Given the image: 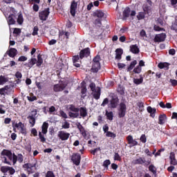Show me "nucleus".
<instances>
[{
  "label": "nucleus",
  "mask_w": 177,
  "mask_h": 177,
  "mask_svg": "<svg viewBox=\"0 0 177 177\" xmlns=\"http://www.w3.org/2000/svg\"><path fill=\"white\" fill-rule=\"evenodd\" d=\"M90 55H91V48H89V47L82 49L80 52V59H84V57H88L90 56Z\"/></svg>",
  "instance_id": "9b49d317"
},
{
  "label": "nucleus",
  "mask_w": 177,
  "mask_h": 177,
  "mask_svg": "<svg viewBox=\"0 0 177 177\" xmlns=\"http://www.w3.org/2000/svg\"><path fill=\"white\" fill-rule=\"evenodd\" d=\"M71 160L74 165L78 167L81 164V154L78 153H73L71 156Z\"/></svg>",
  "instance_id": "f03ea898"
},
{
  "label": "nucleus",
  "mask_w": 177,
  "mask_h": 177,
  "mask_svg": "<svg viewBox=\"0 0 177 177\" xmlns=\"http://www.w3.org/2000/svg\"><path fill=\"white\" fill-rule=\"evenodd\" d=\"M57 136L62 141L68 140V138H70V133H67L64 131H59Z\"/></svg>",
  "instance_id": "6e6552de"
},
{
  "label": "nucleus",
  "mask_w": 177,
  "mask_h": 177,
  "mask_svg": "<svg viewBox=\"0 0 177 177\" xmlns=\"http://www.w3.org/2000/svg\"><path fill=\"white\" fill-rule=\"evenodd\" d=\"M26 60H27V57L24 55L19 57L18 59V62H26Z\"/></svg>",
  "instance_id": "774afa93"
},
{
  "label": "nucleus",
  "mask_w": 177,
  "mask_h": 177,
  "mask_svg": "<svg viewBox=\"0 0 177 177\" xmlns=\"http://www.w3.org/2000/svg\"><path fill=\"white\" fill-rule=\"evenodd\" d=\"M100 95H101V89L100 88H98L97 90L95 91L93 96L94 99H95V100H99V99H100Z\"/></svg>",
  "instance_id": "c756f323"
},
{
  "label": "nucleus",
  "mask_w": 177,
  "mask_h": 177,
  "mask_svg": "<svg viewBox=\"0 0 177 177\" xmlns=\"http://www.w3.org/2000/svg\"><path fill=\"white\" fill-rule=\"evenodd\" d=\"M138 107H139L140 111H143V109H145V104L142 102H139L137 103Z\"/></svg>",
  "instance_id": "09e8293b"
},
{
  "label": "nucleus",
  "mask_w": 177,
  "mask_h": 177,
  "mask_svg": "<svg viewBox=\"0 0 177 177\" xmlns=\"http://www.w3.org/2000/svg\"><path fill=\"white\" fill-rule=\"evenodd\" d=\"M170 83L172 86H177V80L174 79H170Z\"/></svg>",
  "instance_id": "338daca9"
},
{
  "label": "nucleus",
  "mask_w": 177,
  "mask_h": 177,
  "mask_svg": "<svg viewBox=\"0 0 177 177\" xmlns=\"http://www.w3.org/2000/svg\"><path fill=\"white\" fill-rule=\"evenodd\" d=\"M6 55H8L10 57H15L17 56V49L11 48L6 53Z\"/></svg>",
  "instance_id": "dca6fc26"
},
{
  "label": "nucleus",
  "mask_w": 177,
  "mask_h": 177,
  "mask_svg": "<svg viewBox=\"0 0 177 177\" xmlns=\"http://www.w3.org/2000/svg\"><path fill=\"white\" fill-rule=\"evenodd\" d=\"M17 157V159H18V162H19L20 163L23 162V160L24 158V157L23 156V154L18 153Z\"/></svg>",
  "instance_id": "bf43d9fd"
},
{
  "label": "nucleus",
  "mask_w": 177,
  "mask_h": 177,
  "mask_svg": "<svg viewBox=\"0 0 177 177\" xmlns=\"http://www.w3.org/2000/svg\"><path fill=\"white\" fill-rule=\"evenodd\" d=\"M130 52L134 55H138L139 52H140V50L139 49V47L137 44H133L130 46Z\"/></svg>",
  "instance_id": "a211bd4d"
},
{
  "label": "nucleus",
  "mask_w": 177,
  "mask_h": 177,
  "mask_svg": "<svg viewBox=\"0 0 177 177\" xmlns=\"http://www.w3.org/2000/svg\"><path fill=\"white\" fill-rule=\"evenodd\" d=\"M12 151L8 149H3L1 153V156H6L8 157L10 154H11Z\"/></svg>",
  "instance_id": "a19ab883"
},
{
  "label": "nucleus",
  "mask_w": 177,
  "mask_h": 177,
  "mask_svg": "<svg viewBox=\"0 0 177 177\" xmlns=\"http://www.w3.org/2000/svg\"><path fill=\"white\" fill-rule=\"evenodd\" d=\"M39 138L40 142H41V143H45V142H46V138H45V136H44V134H42V133L41 131L39 132Z\"/></svg>",
  "instance_id": "37998d69"
},
{
  "label": "nucleus",
  "mask_w": 177,
  "mask_h": 177,
  "mask_svg": "<svg viewBox=\"0 0 177 177\" xmlns=\"http://www.w3.org/2000/svg\"><path fill=\"white\" fill-rule=\"evenodd\" d=\"M106 138H112L113 139H115V138H117V134L111 131H109V132H107V133H106Z\"/></svg>",
  "instance_id": "ea45409f"
},
{
  "label": "nucleus",
  "mask_w": 177,
  "mask_h": 177,
  "mask_svg": "<svg viewBox=\"0 0 177 177\" xmlns=\"http://www.w3.org/2000/svg\"><path fill=\"white\" fill-rule=\"evenodd\" d=\"M113 160L115 161H121L122 158L118 153H117V152L115 153V155L113 156Z\"/></svg>",
  "instance_id": "3c124183"
},
{
  "label": "nucleus",
  "mask_w": 177,
  "mask_h": 177,
  "mask_svg": "<svg viewBox=\"0 0 177 177\" xmlns=\"http://www.w3.org/2000/svg\"><path fill=\"white\" fill-rule=\"evenodd\" d=\"M110 164H111L110 160H106L103 162V167H104V168H109V165H110Z\"/></svg>",
  "instance_id": "6e6d98bb"
},
{
  "label": "nucleus",
  "mask_w": 177,
  "mask_h": 177,
  "mask_svg": "<svg viewBox=\"0 0 177 177\" xmlns=\"http://www.w3.org/2000/svg\"><path fill=\"white\" fill-rule=\"evenodd\" d=\"M125 114H127V104H125V102H120L118 109L119 118H124Z\"/></svg>",
  "instance_id": "f257e3e1"
},
{
  "label": "nucleus",
  "mask_w": 177,
  "mask_h": 177,
  "mask_svg": "<svg viewBox=\"0 0 177 177\" xmlns=\"http://www.w3.org/2000/svg\"><path fill=\"white\" fill-rule=\"evenodd\" d=\"M100 64L93 63L91 71L93 73H97L100 70Z\"/></svg>",
  "instance_id": "c85d7f7f"
},
{
  "label": "nucleus",
  "mask_w": 177,
  "mask_h": 177,
  "mask_svg": "<svg viewBox=\"0 0 177 177\" xmlns=\"http://www.w3.org/2000/svg\"><path fill=\"white\" fill-rule=\"evenodd\" d=\"M153 30L155 31H165V29H164V28H160V26L155 25L153 26Z\"/></svg>",
  "instance_id": "4d7b16f0"
},
{
  "label": "nucleus",
  "mask_w": 177,
  "mask_h": 177,
  "mask_svg": "<svg viewBox=\"0 0 177 177\" xmlns=\"http://www.w3.org/2000/svg\"><path fill=\"white\" fill-rule=\"evenodd\" d=\"M20 129H21L20 130L21 133H22V135H24L26 136V135H27V129H26V127H24V124L21 126Z\"/></svg>",
  "instance_id": "603ef678"
},
{
  "label": "nucleus",
  "mask_w": 177,
  "mask_h": 177,
  "mask_svg": "<svg viewBox=\"0 0 177 177\" xmlns=\"http://www.w3.org/2000/svg\"><path fill=\"white\" fill-rule=\"evenodd\" d=\"M127 140L128 145H129V147H133L135 146H138V143L136 140L133 139V137L131 135H129L127 137Z\"/></svg>",
  "instance_id": "f8f14e48"
},
{
  "label": "nucleus",
  "mask_w": 177,
  "mask_h": 177,
  "mask_svg": "<svg viewBox=\"0 0 177 177\" xmlns=\"http://www.w3.org/2000/svg\"><path fill=\"white\" fill-rule=\"evenodd\" d=\"M115 59H117V60H121L124 50L122 48H117L115 50Z\"/></svg>",
  "instance_id": "4be33fe9"
},
{
  "label": "nucleus",
  "mask_w": 177,
  "mask_h": 177,
  "mask_svg": "<svg viewBox=\"0 0 177 177\" xmlns=\"http://www.w3.org/2000/svg\"><path fill=\"white\" fill-rule=\"evenodd\" d=\"M68 109L70 111H73V113H80V108L75 107L74 104L69 105Z\"/></svg>",
  "instance_id": "c9c22d12"
},
{
  "label": "nucleus",
  "mask_w": 177,
  "mask_h": 177,
  "mask_svg": "<svg viewBox=\"0 0 177 177\" xmlns=\"http://www.w3.org/2000/svg\"><path fill=\"white\" fill-rule=\"evenodd\" d=\"M4 91H6V95H10V93H13V88L12 87V85H7L3 87Z\"/></svg>",
  "instance_id": "bb28decb"
},
{
  "label": "nucleus",
  "mask_w": 177,
  "mask_h": 177,
  "mask_svg": "<svg viewBox=\"0 0 177 177\" xmlns=\"http://www.w3.org/2000/svg\"><path fill=\"white\" fill-rule=\"evenodd\" d=\"M35 64H37V58H31L24 66L28 67V68H32V66H35Z\"/></svg>",
  "instance_id": "f3484780"
},
{
  "label": "nucleus",
  "mask_w": 177,
  "mask_h": 177,
  "mask_svg": "<svg viewBox=\"0 0 177 177\" xmlns=\"http://www.w3.org/2000/svg\"><path fill=\"white\" fill-rule=\"evenodd\" d=\"M138 64V61L133 60V62H131L130 65L127 68V71L130 72L135 68V66Z\"/></svg>",
  "instance_id": "7c9ffc66"
},
{
  "label": "nucleus",
  "mask_w": 177,
  "mask_h": 177,
  "mask_svg": "<svg viewBox=\"0 0 177 177\" xmlns=\"http://www.w3.org/2000/svg\"><path fill=\"white\" fill-rule=\"evenodd\" d=\"M106 104H109V98L104 99L102 103L101 104V106L102 107H104Z\"/></svg>",
  "instance_id": "0e129e2a"
},
{
  "label": "nucleus",
  "mask_w": 177,
  "mask_h": 177,
  "mask_svg": "<svg viewBox=\"0 0 177 177\" xmlns=\"http://www.w3.org/2000/svg\"><path fill=\"white\" fill-rule=\"evenodd\" d=\"M133 73L135 74H140V73H142V67L137 66L134 68Z\"/></svg>",
  "instance_id": "a18cd8bd"
},
{
  "label": "nucleus",
  "mask_w": 177,
  "mask_h": 177,
  "mask_svg": "<svg viewBox=\"0 0 177 177\" xmlns=\"http://www.w3.org/2000/svg\"><path fill=\"white\" fill-rule=\"evenodd\" d=\"M136 11L132 10L131 12V8L129 7H126L122 12L123 20H127L129 16H136Z\"/></svg>",
  "instance_id": "7ed1b4c3"
},
{
  "label": "nucleus",
  "mask_w": 177,
  "mask_h": 177,
  "mask_svg": "<svg viewBox=\"0 0 177 177\" xmlns=\"http://www.w3.org/2000/svg\"><path fill=\"white\" fill-rule=\"evenodd\" d=\"M66 87H67L66 83L55 84L54 85V87H53L54 92H62V91H64V89H66Z\"/></svg>",
  "instance_id": "ddd939ff"
},
{
  "label": "nucleus",
  "mask_w": 177,
  "mask_h": 177,
  "mask_svg": "<svg viewBox=\"0 0 177 177\" xmlns=\"http://www.w3.org/2000/svg\"><path fill=\"white\" fill-rule=\"evenodd\" d=\"M78 8V3L75 1H73L71 4L70 13L73 17H75V14L77 13V8Z\"/></svg>",
  "instance_id": "0eeeda50"
},
{
  "label": "nucleus",
  "mask_w": 177,
  "mask_h": 177,
  "mask_svg": "<svg viewBox=\"0 0 177 177\" xmlns=\"http://www.w3.org/2000/svg\"><path fill=\"white\" fill-rule=\"evenodd\" d=\"M8 80L5 76H0V85H3L6 82H8Z\"/></svg>",
  "instance_id": "c03bdc74"
},
{
  "label": "nucleus",
  "mask_w": 177,
  "mask_h": 177,
  "mask_svg": "<svg viewBox=\"0 0 177 177\" xmlns=\"http://www.w3.org/2000/svg\"><path fill=\"white\" fill-rule=\"evenodd\" d=\"M133 81L136 85H140L143 83V75H140V79L133 78Z\"/></svg>",
  "instance_id": "2f4dec72"
},
{
  "label": "nucleus",
  "mask_w": 177,
  "mask_h": 177,
  "mask_svg": "<svg viewBox=\"0 0 177 177\" xmlns=\"http://www.w3.org/2000/svg\"><path fill=\"white\" fill-rule=\"evenodd\" d=\"M147 110L148 111V113H149V114H151L152 113H156L157 109H156V108H152L151 106H148L147 108Z\"/></svg>",
  "instance_id": "864d4df0"
},
{
  "label": "nucleus",
  "mask_w": 177,
  "mask_h": 177,
  "mask_svg": "<svg viewBox=\"0 0 177 177\" xmlns=\"http://www.w3.org/2000/svg\"><path fill=\"white\" fill-rule=\"evenodd\" d=\"M62 127L63 129H68V128H70V123L68 122H65Z\"/></svg>",
  "instance_id": "052dcab7"
},
{
  "label": "nucleus",
  "mask_w": 177,
  "mask_h": 177,
  "mask_svg": "<svg viewBox=\"0 0 177 177\" xmlns=\"http://www.w3.org/2000/svg\"><path fill=\"white\" fill-rule=\"evenodd\" d=\"M39 30V29L38 28V26H35L33 28V32H32V35L33 36L38 35V31Z\"/></svg>",
  "instance_id": "13d9d810"
},
{
  "label": "nucleus",
  "mask_w": 177,
  "mask_h": 177,
  "mask_svg": "<svg viewBox=\"0 0 177 177\" xmlns=\"http://www.w3.org/2000/svg\"><path fill=\"white\" fill-rule=\"evenodd\" d=\"M80 59H81L80 55H75L73 57V63L75 67H80V64L78 63V62H80Z\"/></svg>",
  "instance_id": "b1692460"
},
{
  "label": "nucleus",
  "mask_w": 177,
  "mask_h": 177,
  "mask_svg": "<svg viewBox=\"0 0 177 177\" xmlns=\"http://www.w3.org/2000/svg\"><path fill=\"white\" fill-rule=\"evenodd\" d=\"M42 63H44V59H42V55L39 54L37 55V60L36 59V64L37 67H41L42 66Z\"/></svg>",
  "instance_id": "cd10ccee"
},
{
  "label": "nucleus",
  "mask_w": 177,
  "mask_h": 177,
  "mask_svg": "<svg viewBox=\"0 0 177 177\" xmlns=\"http://www.w3.org/2000/svg\"><path fill=\"white\" fill-rule=\"evenodd\" d=\"M0 171L5 176H6V174L8 172H9L10 175H15V174L16 173V170L12 167H9V166H2L0 168Z\"/></svg>",
  "instance_id": "20e7f679"
},
{
  "label": "nucleus",
  "mask_w": 177,
  "mask_h": 177,
  "mask_svg": "<svg viewBox=\"0 0 177 177\" xmlns=\"http://www.w3.org/2000/svg\"><path fill=\"white\" fill-rule=\"evenodd\" d=\"M35 167H37V163H26L23 165V168L25 169V171H27L28 175H31V174H34L32 168Z\"/></svg>",
  "instance_id": "39448f33"
},
{
  "label": "nucleus",
  "mask_w": 177,
  "mask_h": 177,
  "mask_svg": "<svg viewBox=\"0 0 177 177\" xmlns=\"http://www.w3.org/2000/svg\"><path fill=\"white\" fill-rule=\"evenodd\" d=\"M145 162L146 160H145V158H139L133 160V164H134V165H143Z\"/></svg>",
  "instance_id": "6ab92c4d"
},
{
  "label": "nucleus",
  "mask_w": 177,
  "mask_h": 177,
  "mask_svg": "<svg viewBox=\"0 0 177 177\" xmlns=\"http://www.w3.org/2000/svg\"><path fill=\"white\" fill-rule=\"evenodd\" d=\"M49 13H50L49 11V8H47L44 10L41 11L39 13V19L42 20V21H46L49 16Z\"/></svg>",
  "instance_id": "423d86ee"
},
{
  "label": "nucleus",
  "mask_w": 177,
  "mask_h": 177,
  "mask_svg": "<svg viewBox=\"0 0 177 177\" xmlns=\"http://www.w3.org/2000/svg\"><path fill=\"white\" fill-rule=\"evenodd\" d=\"M117 91L119 95H122V96H123V95H125V88L122 86H121V84L118 85Z\"/></svg>",
  "instance_id": "72a5a7b5"
},
{
  "label": "nucleus",
  "mask_w": 177,
  "mask_h": 177,
  "mask_svg": "<svg viewBox=\"0 0 177 177\" xmlns=\"http://www.w3.org/2000/svg\"><path fill=\"white\" fill-rule=\"evenodd\" d=\"M158 68L162 69V68H167L168 69V67H169V64L167 62H160L158 65Z\"/></svg>",
  "instance_id": "f704fd0d"
},
{
  "label": "nucleus",
  "mask_w": 177,
  "mask_h": 177,
  "mask_svg": "<svg viewBox=\"0 0 177 177\" xmlns=\"http://www.w3.org/2000/svg\"><path fill=\"white\" fill-rule=\"evenodd\" d=\"M46 177H55V173H53L52 171H48L46 174Z\"/></svg>",
  "instance_id": "e2e57ef3"
},
{
  "label": "nucleus",
  "mask_w": 177,
  "mask_h": 177,
  "mask_svg": "<svg viewBox=\"0 0 177 177\" xmlns=\"http://www.w3.org/2000/svg\"><path fill=\"white\" fill-rule=\"evenodd\" d=\"M167 38V34L162 32L160 34L156 35L154 37V42H164Z\"/></svg>",
  "instance_id": "9d476101"
},
{
  "label": "nucleus",
  "mask_w": 177,
  "mask_h": 177,
  "mask_svg": "<svg viewBox=\"0 0 177 177\" xmlns=\"http://www.w3.org/2000/svg\"><path fill=\"white\" fill-rule=\"evenodd\" d=\"M68 115L71 118H78V117H80V113L77 112H69Z\"/></svg>",
  "instance_id": "58836bf2"
},
{
  "label": "nucleus",
  "mask_w": 177,
  "mask_h": 177,
  "mask_svg": "<svg viewBox=\"0 0 177 177\" xmlns=\"http://www.w3.org/2000/svg\"><path fill=\"white\" fill-rule=\"evenodd\" d=\"M94 17H98V19H102L104 17V12L100 10H97L93 12Z\"/></svg>",
  "instance_id": "a878e982"
},
{
  "label": "nucleus",
  "mask_w": 177,
  "mask_h": 177,
  "mask_svg": "<svg viewBox=\"0 0 177 177\" xmlns=\"http://www.w3.org/2000/svg\"><path fill=\"white\" fill-rule=\"evenodd\" d=\"M93 24L97 28H100L102 27V19H96L93 21Z\"/></svg>",
  "instance_id": "e433bc0d"
},
{
  "label": "nucleus",
  "mask_w": 177,
  "mask_h": 177,
  "mask_svg": "<svg viewBox=\"0 0 177 177\" xmlns=\"http://www.w3.org/2000/svg\"><path fill=\"white\" fill-rule=\"evenodd\" d=\"M106 115L107 120H109V121H113V118H114L113 111L109 112V111H106Z\"/></svg>",
  "instance_id": "4c0bfd02"
},
{
  "label": "nucleus",
  "mask_w": 177,
  "mask_h": 177,
  "mask_svg": "<svg viewBox=\"0 0 177 177\" xmlns=\"http://www.w3.org/2000/svg\"><path fill=\"white\" fill-rule=\"evenodd\" d=\"M28 100L29 102H34L37 100V96L34 95L32 93L30 94V96L27 97Z\"/></svg>",
  "instance_id": "de8ad7c7"
},
{
  "label": "nucleus",
  "mask_w": 177,
  "mask_h": 177,
  "mask_svg": "<svg viewBox=\"0 0 177 177\" xmlns=\"http://www.w3.org/2000/svg\"><path fill=\"white\" fill-rule=\"evenodd\" d=\"M36 116L37 111H32L30 115L27 117L28 120H29V123L30 124L31 127H34V125H35Z\"/></svg>",
  "instance_id": "1a4fd4ad"
},
{
  "label": "nucleus",
  "mask_w": 177,
  "mask_h": 177,
  "mask_svg": "<svg viewBox=\"0 0 177 177\" xmlns=\"http://www.w3.org/2000/svg\"><path fill=\"white\" fill-rule=\"evenodd\" d=\"M75 125L77 129H79L81 135H82L84 137L86 136V130H85V128L82 127V124H81L80 122H77Z\"/></svg>",
  "instance_id": "2eb2a0df"
},
{
  "label": "nucleus",
  "mask_w": 177,
  "mask_h": 177,
  "mask_svg": "<svg viewBox=\"0 0 177 177\" xmlns=\"http://www.w3.org/2000/svg\"><path fill=\"white\" fill-rule=\"evenodd\" d=\"M118 102H120L118 97H112V99L110 100L111 109H117V106H118Z\"/></svg>",
  "instance_id": "4468645a"
},
{
  "label": "nucleus",
  "mask_w": 177,
  "mask_h": 177,
  "mask_svg": "<svg viewBox=\"0 0 177 177\" xmlns=\"http://www.w3.org/2000/svg\"><path fill=\"white\" fill-rule=\"evenodd\" d=\"M24 19H23V14H19L17 18V23L18 24H23Z\"/></svg>",
  "instance_id": "49530a36"
},
{
  "label": "nucleus",
  "mask_w": 177,
  "mask_h": 177,
  "mask_svg": "<svg viewBox=\"0 0 177 177\" xmlns=\"http://www.w3.org/2000/svg\"><path fill=\"white\" fill-rule=\"evenodd\" d=\"M32 9L34 12H38V10H39V6H38V4L34 3L32 6Z\"/></svg>",
  "instance_id": "69168bd1"
},
{
  "label": "nucleus",
  "mask_w": 177,
  "mask_h": 177,
  "mask_svg": "<svg viewBox=\"0 0 177 177\" xmlns=\"http://www.w3.org/2000/svg\"><path fill=\"white\" fill-rule=\"evenodd\" d=\"M79 111H80V115L82 118H84L85 117H86V115H88V110L86 109V107H80V109H79Z\"/></svg>",
  "instance_id": "aec40b11"
},
{
  "label": "nucleus",
  "mask_w": 177,
  "mask_h": 177,
  "mask_svg": "<svg viewBox=\"0 0 177 177\" xmlns=\"http://www.w3.org/2000/svg\"><path fill=\"white\" fill-rule=\"evenodd\" d=\"M100 150H102L100 147L95 148L93 150L91 151V153L93 154V156H95L96 153L100 151Z\"/></svg>",
  "instance_id": "680f3d73"
},
{
  "label": "nucleus",
  "mask_w": 177,
  "mask_h": 177,
  "mask_svg": "<svg viewBox=\"0 0 177 177\" xmlns=\"http://www.w3.org/2000/svg\"><path fill=\"white\" fill-rule=\"evenodd\" d=\"M15 17H16V15H15V14H10L8 16V23L9 26L16 24V21L15 20Z\"/></svg>",
  "instance_id": "5701e85b"
},
{
  "label": "nucleus",
  "mask_w": 177,
  "mask_h": 177,
  "mask_svg": "<svg viewBox=\"0 0 177 177\" xmlns=\"http://www.w3.org/2000/svg\"><path fill=\"white\" fill-rule=\"evenodd\" d=\"M93 63L100 64V55L95 56L93 59Z\"/></svg>",
  "instance_id": "8fccbe9b"
},
{
  "label": "nucleus",
  "mask_w": 177,
  "mask_h": 177,
  "mask_svg": "<svg viewBox=\"0 0 177 177\" xmlns=\"http://www.w3.org/2000/svg\"><path fill=\"white\" fill-rule=\"evenodd\" d=\"M48 128H49V124L44 122L41 126V133H43L44 135H46L48 133Z\"/></svg>",
  "instance_id": "393cba45"
},
{
  "label": "nucleus",
  "mask_w": 177,
  "mask_h": 177,
  "mask_svg": "<svg viewBox=\"0 0 177 177\" xmlns=\"http://www.w3.org/2000/svg\"><path fill=\"white\" fill-rule=\"evenodd\" d=\"M140 140L142 142V143H146L147 142V138L146 137V135L142 134L140 138Z\"/></svg>",
  "instance_id": "5fc2aeb1"
},
{
  "label": "nucleus",
  "mask_w": 177,
  "mask_h": 177,
  "mask_svg": "<svg viewBox=\"0 0 177 177\" xmlns=\"http://www.w3.org/2000/svg\"><path fill=\"white\" fill-rule=\"evenodd\" d=\"M146 13L145 12H140L137 15L138 20H143L145 19Z\"/></svg>",
  "instance_id": "79ce46f5"
},
{
  "label": "nucleus",
  "mask_w": 177,
  "mask_h": 177,
  "mask_svg": "<svg viewBox=\"0 0 177 177\" xmlns=\"http://www.w3.org/2000/svg\"><path fill=\"white\" fill-rule=\"evenodd\" d=\"M149 171L153 173V175L157 176V168H156L154 165H151L149 166Z\"/></svg>",
  "instance_id": "473e14b6"
},
{
  "label": "nucleus",
  "mask_w": 177,
  "mask_h": 177,
  "mask_svg": "<svg viewBox=\"0 0 177 177\" xmlns=\"http://www.w3.org/2000/svg\"><path fill=\"white\" fill-rule=\"evenodd\" d=\"M165 121H167V115L161 114L158 118V124L160 125H164L165 124Z\"/></svg>",
  "instance_id": "412c9836"
}]
</instances>
